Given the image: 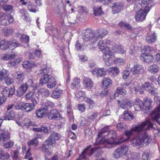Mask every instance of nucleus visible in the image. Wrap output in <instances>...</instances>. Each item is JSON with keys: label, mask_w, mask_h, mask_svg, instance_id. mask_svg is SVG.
<instances>
[{"label": "nucleus", "mask_w": 160, "mask_h": 160, "mask_svg": "<svg viewBox=\"0 0 160 160\" xmlns=\"http://www.w3.org/2000/svg\"><path fill=\"white\" fill-rule=\"evenodd\" d=\"M143 71V68L139 64L135 65L131 69V71L133 75L138 76Z\"/></svg>", "instance_id": "nucleus-11"}, {"label": "nucleus", "mask_w": 160, "mask_h": 160, "mask_svg": "<svg viewBox=\"0 0 160 160\" xmlns=\"http://www.w3.org/2000/svg\"><path fill=\"white\" fill-rule=\"evenodd\" d=\"M23 110H25L27 112L32 111L34 108L33 106L31 103H26L22 104Z\"/></svg>", "instance_id": "nucleus-35"}, {"label": "nucleus", "mask_w": 160, "mask_h": 160, "mask_svg": "<svg viewBox=\"0 0 160 160\" xmlns=\"http://www.w3.org/2000/svg\"><path fill=\"white\" fill-rule=\"evenodd\" d=\"M23 126H33V123L31 120L28 118H26L23 121Z\"/></svg>", "instance_id": "nucleus-49"}, {"label": "nucleus", "mask_w": 160, "mask_h": 160, "mask_svg": "<svg viewBox=\"0 0 160 160\" xmlns=\"http://www.w3.org/2000/svg\"><path fill=\"white\" fill-rule=\"evenodd\" d=\"M126 93V91L124 89L118 88L115 91L114 93V96L117 95L118 96L119 94H120L122 96L125 95Z\"/></svg>", "instance_id": "nucleus-42"}, {"label": "nucleus", "mask_w": 160, "mask_h": 160, "mask_svg": "<svg viewBox=\"0 0 160 160\" xmlns=\"http://www.w3.org/2000/svg\"><path fill=\"white\" fill-rule=\"evenodd\" d=\"M56 83L55 78L52 77L50 78L47 83V86L49 88H53L55 87Z\"/></svg>", "instance_id": "nucleus-27"}, {"label": "nucleus", "mask_w": 160, "mask_h": 160, "mask_svg": "<svg viewBox=\"0 0 160 160\" xmlns=\"http://www.w3.org/2000/svg\"><path fill=\"white\" fill-rule=\"evenodd\" d=\"M59 157L58 155L56 154H55L52 156L50 158H48L46 157L45 158V160H58Z\"/></svg>", "instance_id": "nucleus-64"}, {"label": "nucleus", "mask_w": 160, "mask_h": 160, "mask_svg": "<svg viewBox=\"0 0 160 160\" xmlns=\"http://www.w3.org/2000/svg\"><path fill=\"white\" fill-rule=\"evenodd\" d=\"M140 58L142 61L148 63H151L154 59L152 56L145 53L142 54Z\"/></svg>", "instance_id": "nucleus-16"}, {"label": "nucleus", "mask_w": 160, "mask_h": 160, "mask_svg": "<svg viewBox=\"0 0 160 160\" xmlns=\"http://www.w3.org/2000/svg\"><path fill=\"white\" fill-rule=\"evenodd\" d=\"M56 144L55 140L51 139L49 137L43 142L41 147H39L41 150L43 152L48 153L49 152V148L54 147Z\"/></svg>", "instance_id": "nucleus-6"}, {"label": "nucleus", "mask_w": 160, "mask_h": 160, "mask_svg": "<svg viewBox=\"0 0 160 160\" xmlns=\"http://www.w3.org/2000/svg\"><path fill=\"white\" fill-rule=\"evenodd\" d=\"M48 116L50 119H56L60 117V115L57 110L53 109L48 113Z\"/></svg>", "instance_id": "nucleus-23"}, {"label": "nucleus", "mask_w": 160, "mask_h": 160, "mask_svg": "<svg viewBox=\"0 0 160 160\" xmlns=\"http://www.w3.org/2000/svg\"><path fill=\"white\" fill-rule=\"evenodd\" d=\"M28 87L26 84H23L18 88L17 91L18 96H22L26 92Z\"/></svg>", "instance_id": "nucleus-19"}, {"label": "nucleus", "mask_w": 160, "mask_h": 160, "mask_svg": "<svg viewBox=\"0 0 160 160\" xmlns=\"http://www.w3.org/2000/svg\"><path fill=\"white\" fill-rule=\"evenodd\" d=\"M102 83L103 87L105 88L109 86L112 84V81L111 79L108 78H103Z\"/></svg>", "instance_id": "nucleus-36"}, {"label": "nucleus", "mask_w": 160, "mask_h": 160, "mask_svg": "<svg viewBox=\"0 0 160 160\" xmlns=\"http://www.w3.org/2000/svg\"><path fill=\"white\" fill-rule=\"evenodd\" d=\"M107 129L106 128L102 129L99 132L98 134V137H103V142L105 145V146L102 148H109L108 145H111L113 144H119L121 142L124 141L123 140H122L121 138L120 139L118 138L117 141L116 132L115 131L113 130H111L109 132H107L105 130Z\"/></svg>", "instance_id": "nucleus-1"}, {"label": "nucleus", "mask_w": 160, "mask_h": 160, "mask_svg": "<svg viewBox=\"0 0 160 160\" xmlns=\"http://www.w3.org/2000/svg\"><path fill=\"white\" fill-rule=\"evenodd\" d=\"M41 53V51L40 49H38L34 52L33 53L30 54L29 57L31 58H34L35 57H39Z\"/></svg>", "instance_id": "nucleus-45"}, {"label": "nucleus", "mask_w": 160, "mask_h": 160, "mask_svg": "<svg viewBox=\"0 0 160 160\" xmlns=\"http://www.w3.org/2000/svg\"><path fill=\"white\" fill-rule=\"evenodd\" d=\"M15 114L12 111H11L6 113L2 117L4 120H10L13 119L14 118Z\"/></svg>", "instance_id": "nucleus-33"}, {"label": "nucleus", "mask_w": 160, "mask_h": 160, "mask_svg": "<svg viewBox=\"0 0 160 160\" xmlns=\"http://www.w3.org/2000/svg\"><path fill=\"white\" fill-rule=\"evenodd\" d=\"M156 39V36L155 35V33H152L148 34L146 41L148 43H152L155 42Z\"/></svg>", "instance_id": "nucleus-24"}, {"label": "nucleus", "mask_w": 160, "mask_h": 160, "mask_svg": "<svg viewBox=\"0 0 160 160\" xmlns=\"http://www.w3.org/2000/svg\"><path fill=\"white\" fill-rule=\"evenodd\" d=\"M122 101V102H121L118 100L117 102L118 105L124 109H128L131 107L132 105V102L129 101L127 99H125Z\"/></svg>", "instance_id": "nucleus-12"}, {"label": "nucleus", "mask_w": 160, "mask_h": 160, "mask_svg": "<svg viewBox=\"0 0 160 160\" xmlns=\"http://www.w3.org/2000/svg\"><path fill=\"white\" fill-rule=\"evenodd\" d=\"M152 100L149 98H146L143 102V109H149L152 107Z\"/></svg>", "instance_id": "nucleus-21"}, {"label": "nucleus", "mask_w": 160, "mask_h": 160, "mask_svg": "<svg viewBox=\"0 0 160 160\" xmlns=\"http://www.w3.org/2000/svg\"><path fill=\"white\" fill-rule=\"evenodd\" d=\"M20 40L22 42L28 43L29 41V37L26 35H22L20 38Z\"/></svg>", "instance_id": "nucleus-56"}, {"label": "nucleus", "mask_w": 160, "mask_h": 160, "mask_svg": "<svg viewBox=\"0 0 160 160\" xmlns=\"http://www.w3.org/2000/svg\"><path fill=\"white\" fill-rule=\"evenodd\" d=\"M110 7L112 8V12L113 14L118 13L123 8V5L120 2H116L113 3L112 6L110 5Z\"/></svg>", "instance_id": "nucleus-10"}, {"label": "nucleus", "mask_w": 160, "mask_h": 160, "mask_svg": "<svg viewBox=\"0 0 160 160\" xmlns=\"http://www.w3.org/2000/svg\"><path fill=\"white\" fill-rule=\"evenodd\" d=\"M9 41L5 40L1 42L0 48L2 50L9 48Z\"/></svg>", "instance_id": "nucleus-40"}, {"label": "nucleus", "mask_w": 160, "mask_h": 160, "mask_svg": "<svg viewBox=\"0 0 160 160\" xmlns=\"http://www.w3.org/2000/svg\"><path fill=\"white\" fill-rule=\"evenodd\" d=\"M159 68L156 64H153L149 66L148 70L151 73L155 74L158 71Z\"/></svg>", "instance_id": "nucleus-41"}, {"label": "nucleus", "mask_w": 160, "mask_h": 160, "mask_svg": "<svg viewBox=\"0 0 160 160\" xmlns=\"http://www.w3.org/2000/svg\"><path fill=\"white\" fill-rule=\"evenodd\" d=\"M15 54H3L1 56L2 59L3 60H7L12 58L15 57Z\"/></svg>", "instance_id": "nucleus-48"}, {"label": "nucleus", "mask_w": 160, "mask_h": 160, "mask_svg": "<svg viewBox=\"0 0 160 160\" xmlns=\"http://www.w3.org/2000/svg\"><path fill=\"white\" fill-rule=\"evenodd\" d=\"M98 113L92 111L89 112L88 114V120L93 121L97 117Z\"/></svg>", "instance_id": "nucleus-39"}, {"label": "nucleus", "mask_w": 160, "mask_h": 160, "mask_svg": "<svg viewBox=\"0 0 160 160\" xmlns=\"http://www.w3.org/2000/svg\"><path fill=\"white\" fill-rule=\"evenodd\" d=\"M118 25L122 27H125L127 29H128L131 30L132 29V27L129 24L127 23H126L123 22H121L118 24Z\"/></svg>", "instance_id": "nucleus-53"}, {"label": "nucleus", "mask_w": 160, "mask_h": 160, "mask_svg": "<svg viewBox=\"0 0 160 160\" xmlns=\"http://www.w3.org/2000/svg\"><path fill=\"white\" fill-rule=\"evenodd\" d=\"M38 94L39 98H42L43 96L46 97H48L50 95V93L48 89L42 88L38 91Z\"/></svg>", "instance_id": "nucleus-22"}, {"label": "nucleus", "mask_w": 160, "mask_h": 160, "mask_svg": "<svg viewBox=\"0 0 160 160\" xmlns=\"http://www.w3.org/2000/svg\"><path fill=\"white\" fill-rule=\"evenodd\" d=\"M12 76L16 79L22 81L24 78V74L22 72L18 71L13 73Z\"/></svg>", "instance_id": "nucleus-31"}, {"label": "nucleus", "mask_w": 160, "mask_h": 160, "mask_svg": "<svg viewBox=\"0 0 160 160\" xmlns=\"http://www.w3.org/2000/svg\"><path fill=\"white\" fill-rule=\"evenodd\" d=\"M126 86H130V88L131 89L134 88V91L138 93L141 94L142 91L141 88L140 84H138L137 82H134L133 83H130V84H126Z\"/></svg>", "instance_id": "nucleus-14"}, {"label": "nucleus", "mask_w": 160, "mask_h": 160, "mask_svg": "<svg viewBox=\"0 0 160 160\" xmlns=\"http://www.w3.org/2000/svg\"><path fill=\"white\" fill-rule=\"evenodd\" d=\"M28 145L29 146L32 145L34 147L36 146L38 144V142L36 139H33L30 141L28 143Z\"/></svg>", "instance_id": "nucleus-57"}, {"label": "nucleus", "mask_w": 160, "mask_h": 160, "mask_svg": "<svg viewBox=\"0 0 160 160\" xmlns=\"http://www.w3.org/2000/svg\"><path fill=\"white\" fill-rule=\"evenodd\" d=\"M106 70L103 68H95L92 72L93 75H96L97 77H102L106 74Z\"/></svg>", "instance_id": "nucleus-15"}, {"label": "nucleus", "mask_w": 160, "mask_h": 160, "mask_svg": "<svg viewBox=\"0 0 160 160\" xmlns=\"http://www.w3.org/2000/svg\"><path fill=\"white\" fill-rule=\"evenodd\" d=\"M62 92L61 89L58 88H55L52 93V97L53 98L57 99L61 95Z\"/></svg>", "instance_id": "nucleus-28"}, {"label": "nucleus", "mask_w": 160, "mask_h": 160, "mask_svg": "<svg viewBox=\"0 0 160 160\" xmlns=\"http://www.w3.org/2000/svg\"><path fill=\"white\" fill-rule=\"evenodd\" d=\"M27 8L30 12H36L38 10V8L35 5L30 2H28L27 4Z\"/></svg>", "instance_id": "nucleus-34"}, {"label": "nucleus", "mask_w": 160, "mask_h": 160, "mask_svg": "<svg viewBox=\"0 0 160 160\" xmlns=\"http://www.w3.org/2000/svg\"><path fill=\"white\" fill-rule=\"evenodd\" d=\"M9 72L8 70H4L2 71H0V81L4 79L6 76L9 75Z\"/></svg>", "instance_id": "nucleus-47"}, {"label": "nucleus", "mask_w": 160, "mask_h": 160, "mask_svg": "<svg viewBox=\"0 0 160 160\" xmlns=\"http://www.w3.org/2000/svg\"><path fill=\"white\" fill-rule=\"evenodd\" d=\"M144 10L143 6L142 5V3H140L139 1L136 2L134 4L133 10L136 12H138Z\"/></svg>", "instance_id": "nucleus-38"}, {"label": "nucleus", "mask_w": 160, "mask_h": 160, "mask_svg": "<svg viewBox=\"0 0 160 160\" xmlns=\"http://www.w3.org/2000/svg\"><path fill=\"white\" fill-rule=\"evenodd\" d=\"M37 116L38 118L42 117L44 115V110L42 109H40L36 112Z\"/></svg>", "instance_id": "nucleus-54"}, {"label": "nucleus", "mask_w": 160, "mask_h": 160, "mask_svg": "<svg viewBox=\"0 0 160 160\" xmlns=\"http://www.w3.org/2000/svg\"><path fill=\"white\" fill-rule=\"evenodd\" d=\"M13 31L12 29L8 28H4L3 30V32L6 36L9 34H11L12 32Z\"/></svg>", "instance_id": "nucleus-58"}, {"label": "nucleus", "mask_w": 160, "mask_h": 160, "mask_svg": "<svg viewBox=\"0 0 160 160\" xmlns=\"http://www.w3.org/2000/svg\"><path fill=\"white\" fill-rule=\"evenodd\" d=\"M141 2L144 10L149 12L153 5L152 0H143Z\"/></svg>", "instance_id": "nucleus-17"}, {"label": "nucleus", "mask_w": 160, "mask_h": 160, "mask_svg": "<svg viewBox=\"0 0 160 160\" xmlns=\"http://www.w3.org/2000/svg\"><path fill=\"white\" fill-rule=\"evenodd\" d=\"M60 135L58 133L53 132L51 134L49 137L51 139L56 141L59 139Z\"/></svg>", "instance_id": "nucleus-50"}, {"label": "nucleus", "mask_w": 160, "mask_h": 160, "mask_svg": "<svg viewBox=\"0 0 160 160\" xmlns=\"http://www.w3.org/2000/svg\"><path fill=\"white\" fill-rule=\"evenodd\" d=\"M6 14H4L2 12L0 13V23L4 26L8 25L6 22Z\"/></svg>", "instance_id": "nucleus-37"}, {"label": "nucleus", "mask_w": 160, "mask_h": 160, "mask_svg": "<svg viewBox=\"0 0 160 160\" xmlns=\"http://www.w3.org/2000/svg\"><path fill=\"white\" fill-rule=\"evenodd\" d=\"M152 125L149 120H147L145 121L142 122L141 124H138L137 126L132 128L130 131L125 132V134L127 136L131 135L133 131L138 132H140L143 130L147 129L148 128L151 127Z\"/></svg>", "instance_id": "nucleus-5"}, {"label": "nucleus", "mask_w": 160, "mask_h": 160, "mask_svg": "<svg viewBox=\"0 0 160 160\" xmlns=\"http://www.w3.org/2000/svg\"><path fill=\"white\" fill-rule=\"evenodd\" d=\"M22 65L24 68L28 69H31L33 67L32 64L28 61L24 62Z\"/></svg>", "instance_id": "nucleus-55"}, {"label": "nucleus", "mask_w": 160, "mask_h": 160, "mask_svg": "<svg viewBox=\"0 0 160 160\" xmlns=\"http://www.w3.org/2000/svg\"><path fill=\"white\" fill-rule=\"evenodd\" d=\"M108 71L111 76H114L118 74L119 72L118 68L117 67H112L108 69Z\"/></svg>", "instance_id": "nucleus-30"}, {"label": "nucleus", "mask_w": 160, "mask_h": 160, "mask_svg": "<svg viewBox=\"0 0 160 160\" xmlns=\"http://www.w3.org/2000/svg\"><path fill=\"white\" fill-rule=\"evenodd\" d=\"M110 41L108 39H104L102 41H98L96 43V45L98 46V48L101 50L103 53V58L106 64L109 66L112 62L113 58L115 56L112 52L107 46L108 44L110 43Z\"/></svg>", "instance_id": "nucleus-2"}, {"label": "nucleus", "mask_w": 160, "mask_h": 160, "mask_svg": "<svg viewBox=\"0 0 160 160\" xmlns=\"http://www.w3.org/2000/svg\"><path fill=\"white\" fill-rule=\"evenodd\" d=\"M160 112H158V110L153 111L151 114V117L154 121L157 122L160 125V122L158 121V119L160 118Z\"/></svg>", "instance_id": "nucleus-26"}, {"label": "nucleus", "mask_w": 160, "mask_h": 160, "mask_svg": "<svg viewBox=\"0 0 160 160\" xmlns=\"http://www.w3.org/2000/svg\"><path fill=\"white\" fill-rule=\"evenodd\" d=\"M150 154L147 152H144L142 157V160H150Z\"/></svg>", "instance_id": "nucleus-61"}, {"label": "nucleus", "mask_w": 160, "mask_h": 160, "mask_svg": "<svg viewBox=\"0 0 160 160\" xmlns=\"http://www.w3.org/2000/svg\"><path fill=\"white\" fill-rule=\"evenodd\" d=\"M152 126L148 128L147 129L142 130L141 132H142L144 134L139 135L137 137L134 138L132 140V142L133 146L143 145L144 143L147 144L149 143L152 141L151 136L147 133L146 130L151 128L152 127V124L151 122Z\"/></svg>", "instance_id": "nucleus-4"}, {"label": "nucleus", "mask_w": 160, "mask_h": 160, "mask_svg": "<svg viewBox=\"0 0 160 160\" xmlns=\"http://www.w3.org/2000/svg\"><path fill=\"white\" fill-rule=\"evenodd\" d=\"M149 12L148 11L142 10L141 11L137 12L135 16V20L137 21L141 22L145 20L146 16Z\"/></svg>", "instance_id": "nucleus-9"}, {"label": "nucleus", "mask_w": 160, "mask_h": 160, "mask_svg": "<svg viewBox=\"0 0 160 160\" xmlns=\"http://www.w3.org/2000/svg\"><path fill=\"white\" fill-rule=\"evenodd\" d=\"M20 61L21 60L19 58H18L15 61L9 62H8V64L11 67H13L16 65L18 64Z\"/></svg>", "instance_id": "nucleus-60"}, {"label": "nucleus", "mask_w": 160, "mask_h": 160, "mask_svg": "<svg viewBox=\"0 0 160 160\" xmlns=\"http://www.w3.org/2000/svg\"><path fill=\"white\" fill-rule=\"evenodd\" d=\"M85 102H87L88 105L90 106H92L94 104V102L90 98H88L87 97L85 98L84 100Z\"/></svg>", "instance_id": "nucleus-62"}, {"label": "nucleus", "mask_w": 160, "mask_h": 160, "mask_svg": "<svg viewBox=\"0 0 160 160\" xmlns=\"http://www.w3.org/2000/svg\"><path fill=\"white\" fill-rule=\"evenodd\" d=\"M154 96V101L157 103H159V106L157 108L155 109L154 111H155L156 110H158V111H159L160 110V97L157 96V95Z\"/></svg>", "instance_id": "nucleus-59"}, {"label": "nucleus", "mask_w": 160, "mask_h": 160, "mask_svg": "<svg viewBox=\"0 0 160 160\" xmlns=\"http://www.w3.org/2000/svg\"><path fill=\"white\" fill-rule=\"evenodd\" d=\"M84 86L87 89H92L93 86V83L92 79L88 77H84L83 79Z\"/></svg>", "instance_id": "nucleus-13"}, {"label": "nucleus", "mask_w": 160, "mask_h": 160, "mask_svg": "<svg viewBox=\"0 0 160 160\" xmlns=\"http://www.w3.org/2000/svg\"><path fill=\"white\" fill-rule=\"evenodd\" d=\"M108 33V32L104 29H99L94 32L89 31L87 32L83 37V40L85 41L90 42L94 44L100 41Z\"/></svg>", "instance_id": "nucleus-3"}, {"label": "nucleus", "mask_w": 160, "mask_h": 160, "mask_svg": "<svg viewBox=\"0 0 160 160\" xmlns=\"http://www.w3.org/2000/svg\"><path fill=\"white\" fill-rule=\"evenodd\" d=\"M128 150V148L125 145L117 148L113 152V157L115 158H119L125 155Z\"/></svg>", "instance_id": "nucleus-7"}, {"label": "nucleus", "mask_w": 160, "mask_h": 160, "mask_svg": "<svg viewBox=\"0 0 160 160\" xmlns=\"http://www.w3.org/2000/svg\"><path fill=\"white\" fill-rule=\"evenodd\" d=\"M134 107L137 110H143V102L139 99H136L134 102Z\"/></svg>", "instance_id": "nucleus-20"}, {"label": "nucleus", "mask_w": 160, "mask_h": 160, "mask_svg": "<svg viewBox=\"0 0 160 160\" xmlns=\"http://www.w3.org/2000/svg\"><path fill=\"white\" fill-rule=\"evenodd\" d=\"M76 98L78 101L82 102L85 99V93L82 91H78L75 93Z\"/></svg>", "instance_id": "nucleus-25"}, {"label": "nucleus", "mask_w": 160, "mask_h": 160, "mask_svg": "<svg viewBox=\"0 0 160 160\" xmlns=\"http://www.w3.org/2000/svg\"><path fill=\"white\" fill-rule=\"evenodd\" d=\"M122 118L126 120H130L133 119L132 116L128 113H127V111H125Z\"/></svg>", "instance_id": "nucleus-51"}, {"label": "nucleus", "mask_w": 160, "mask_h": 160, "mask_svg": "<svg viewBox=\"0 0 160 160\" xmlns=\"http://www.w3.org/2000/svg\"><path fill=\"white\" fill-rule=\"evenodd\" d=\"M4 81L5 83L7 85H10L14 82V79L11 77L8 76V75L6 76L4 78Z\"/></svg>", "instance_id": "nucleus-43"}, {"label": "nucleus", "mask_w": 160, "mask_h": 160, "mask_svg": "<svg viewBox=\"0 0 160 160\" xmlns=\"http://www.w3.org/2000/svg\"><path fill=\"white\" fill-rule=\"evenodd\" d=\"M19 44L15 41H9V48L13 49L19 46Z\"/></svg>", "instance_id": "nucleus-46"}, {"label": "nucleus", "mask_w": 160, "mask_h": 160, "mask_svg": "<svg viewBox=\"0 0 160 160\" xmlns=\"http://www.w3.org/2000/svg\"><path fill=\"white\" fill-rule=\"evenodd\" d=\"M114 62L116 64L122 65L124 63L125 60L122 58H117L114 60Z\"/></svg>", "instance_id": "nucleus-52"}, {"label": "nucleus", "mask_w": 160, "mask_h": 160, "mask_svg": "<svg viewBox=\"0 0 160 160\" xmlns=\"http://www.w3.org/2000/svg\"><path fill=\"white\" fill-rule=\"evenodd\" d=\"M50 78V76L48 73L43 74L40 78L39 83L42 85L46 84Z\"/></svg>", "instance_id": "nucleus-32"}, {"label": "nucleus", "mask_w": 160, "mask_h": 160, "mask_svg": "<svg viewBox=\"0 0 160 160\" xmlns=\"http://www.w3.org/2000/svg\"><path fill=\"white\" fill-rule=\"evenodd\" d=\"M15 87L13 86L12 87L10 88H9V90L8 91V96L10 97L12 96L15 92Z\"/></svg>", "instance_id": "nucleus-63"}, {"label": "nucleus", "mask_w": 160, "mask_h": 160, "mask_svg": "<svg viewBox=\"0 0 160 160\" xmlns=\"http://www.w3.org/2000/svg\"><path fill=\"white\" fill-rule=\"evenodd\" d=\"M80 79L78 78H74L72 81L71 85L72 88L73 89H77L80 86Z\"/></svg>", "instance_id": "nucleus-29"}, {"label": "nucleus", "mask_w": 160, "mask_h": 160, "mask_svg": "<svg viewBox=\"0 0 160 160\" xmlns=\"http://www.w3.org/2000/svg\"><path fill=\"white\" fill-rule=\"evenodd\" d=\"M99 147H94L91 149H89V147L86 148L83 152H82V154L80 156V158L81 159H87V155L89 156L92 155L94 152H97L100 151V148Z\"/></svg>", "instance_id": "nucleus-8"}, {"label": "nucleus", "mask_w": 160, "mask_h": 160, "mask_svg": "<svg viewBox=\"0 0 160 160\" xmlns=\"http://www.w3.org/2000/svg\"><path fill=\"white\" fill-rule=\"evenodd\" d=\"M10 134L6 129H5L0 133V142H5L9 139Z\"/></svg>", "instance_id": "nucleus-18"}, {"label": "nucleus", "mask_w": 160, "mask_h": 160, "mask_svg": "<svg viewBox=\"0 0 160 160\" xmlns=\"http://www.w3.org/2000/svg\"><path fill=\"white\" fill-rule=\"evenodd\" d=\"M93 9L94 13L96 16L100 15L102 12L101 6L99 7H95L93 8Z\"/></svg>", "instance_id": "nucleus-44"}]
</instances>
